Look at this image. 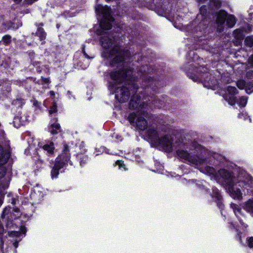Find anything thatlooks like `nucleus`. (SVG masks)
Here are the masks:
<instances>
[{"instance_id":"47","label":"nucleus","mask_w":253,"mask_h":253,"mask_svg":"<svg viewBox=\"0 0 253 253\" xmlns=\"http://www.w3.org/2000/svg\"><path fill=\"white\" fill-rule=\"evenodd\" d=\"M248 88L249 89L253 88V84H249Z\"/></svg>"},{"instance_id":"53","label":"nucleus","mask_w":253,"mask_h":253,"mask_svg":"<svg viewBox=\"0 0 253 253\" xmlns=\"http://www.w3.org/2000/svg\"><path fill=\"white\" fill-rule=\"evenodd\" d=\"M2 229L0 227V230ZM2 233L1 232V231H0V234H1Z\"/></svg>"},{"instance_id":"2","label":"nucleus","mask_w":253,"mask_h":253,"mask_svg":"<svg viewBox=\"0 0 253 253\" xmlns=\"http://www.w3.org/2000/svg\"><path fill=\"white\" fill-rule=\"evenodd\" d=\"M115 37L110 35H103L100 37V42L104 49L102 55L103 57L109 59L112 67L120 68L118 71L110 73L111 78L114 83L109 82V87L115 88L117 84L127 82L135 78L134 72L130 67L125 66V58H129L130 52L126 50L122 51L120 47L115 42Z\"/></svg>"},{"instance_id":"19","label":"nucleus","mask_w":253,"mask_h":253,"mask_svg":"<svg viewBox=\"0 0 253 253\" xmlns=\"http://www.w3.org/2000/svg\"><path fill=\"white\" fill-rule=\"evenodd\" d=\"M21 215V212L20 210L18 208H13L12 211L10 212L9 216L10 218L17 220V218Z\"/></svg>"},{"instance_id":"9","label":"nucleus","mask_w":253,"mask_h":253,"mask_svg":"<svg viewBox=\"0 0 253 253\" xmlns=\"http://www.w3.org/2000/svg\"><path fill=\"white\" fill-rule=\"evenodd\" d=\"M156 143L161 146L164 150L166 152H169L172 151V140L171 136L169 135H165L160 137Z\"/></svg>"},{"instance_id":"11","label":"nucleus","mask_w":253,"mask_h":253,"mask_svg":"<svg viewBox=\"0 0 253 253\" xmlns=\"http://www.w3.org/2000/svg\"><path fill=\"white\" fill-rule=\"evenodd\" d=\"M226 92L228 93V94H226L224 96L225 100H226L230 105H235L236 100L234 95L238 93L237 88L234 86H228L226 88Z\"/></svg>"},{"instance_id":"26","label":"nucleus","mask_w":253,"mask_h":253,"mask_svg":"<svg viewBox=\"0 0 253 253\" xmlns=\"http://www.w3.org/2000/svg\"><path fill=\"white\" fill-rule=\"evenodd\" d=\"M238 87L241 89L245 88L247 90V86L248 85L244 81L241 80L237 82L236 83Z\"/></svg>"},{"instance_id":"28","label":"nucleus","mask_w":253,"mask_h":253,"mask_svg":"<svg viewBox=\"0 0 253 253\" xmlns=\"http://www.w3.org/2000/svg\"><path fill=\"white\" fill-rule=\"evenodd\" d=\"M80 159V163L81 167H83L84 165L86 164L88 160V157L86 155H79Z\"/></svg>"},{"instance_id":"39","label":"nucleus","mask_w":253,"mask_h":253,"mask_svg":"<svg viewBox=\"0 0 253 253\" xmlns=\"http://www.w3.org/2000/svg\"><path fill=\"white\" fill-rule=\"evenodd\" d=\"M207 170L209 172H210V173H213V172H214V169H213V168H211V167H207Z\"/></svg>"},{"instance_id":"18","label":"nucleus","mask_w":253,"mask_h":253,"mask_svg":"<svg viewBox=\"0 0 253 253\" xmlns=\"http://www.w3.org/2000/svg\"><path fill=\"white\" fill-rule=\"evenodd\" d=\"M226 25L229 28H232L236 23V17L233 15H229L226 17Z\"/></svg>"},{"instance_id":"22","label":"nucleus","mask_w":253,"mask_h":253,"mask_svg":"<svg viewBox=\"0 0 253 253\" xmlns=\"http://www.w3.org/2000/svg\"><path fill=\"white\" fill-rule=\"evenodd\" d=\"M11 42V37L9 35L4 36L0 41V45L3 44L5 45H8Z\"/></svg>"},{"instance_id":"12","label":"nucleus","mask_w":253,"mask_h":253,"mask_svg":"<svg viewBox=\"0 0 253 253\" xmlns=\"http://www.w3.org/2000/svg\"><path fill=\"white\" fill-rule=\"evenodd\" d=\"M227 16V12L223 10H220L217 14L216 21L218 25L217 30L219 32H221L223 31V24Z\"/></svg>"},{"instance_id":"35","label":"nucleus","mask_w":253,"mask_h":253,"mask_svg":"<svg viewBox=\"0 0 253 253\" xmlns=\"http://www.w3.org/2000/svg\"><path fill=\"white\" fill-rule=\"evenodd\" d=\"M247 77L248 79H253V71L250 70L247 73Z\"/></svg>"},{"instance_id":"3","label":"nucleus","mask_w":253,"mask_h":253,"mask_svg":"<svg viewBox=\"0 0 253 253\" xmlns=\"http://www.w3.org/2000/svg\"><path fill=\"white\" fill-rule=\"evenodd\" d=\"M220 173L225 179L226 188L233 198L239 199L242 197V193L238 186L247 188L248 190H253L252 177L245 170H241L239 171L237 178L224 169L221 170Z\"/></svg>"},{"instance_id":"21","label":"nucleus","mask_w":253,"mask_h":253,"mask_svg":"<svg viewBox=\"0 0 253 253\" xmlns=\"http://www.w3.org/2000/svg\"><path fill=\"white\" fill-rule=\"evenodd\" d=\"M42 148L49 155H52L54 153V144L53 142H50L49 144H45L43 146Z\"/></svg>"},{"instance_id":"7","label":"nucleus","mask_w":253,"mask_h":253,"mask_svg":"<svg viewBox=\"0 0 253 253\" xmlns=\"http://www.w3.org/2000/svg\"><path fill=\"white\" fill-rule=\"evenodd\" d=\"M195 72L197 75L196 77H192L193 81L199 80L203 82L204 86L208 87H211L215 84V81L211 79V75L205 67L200 66L196 67Z\"/></svg>"},{"instance_id":"4","label":"nucleus","mask_w":253,"mask_h":253,"mask_svg":"<svg viewBox=\"0 0 253 253\" xmlns=\"http://www.w3.org/2000/svg\"><path fill=\"white\" fill-rule=\"evenodd\" d=\"M7 221L6 226L9 230L8 231L6 237L9 241L16 249L18 246V243L21 241L23 237L22 233L25 234L26 232V227L17 225V220L7 216Z\"/></svg>"},{"instance_id":"29","label":"nucleus","mask_w":253,"mask_h":253,"mask_svg":"<svg viewBox=\"0 0 253 253\" xmlns=\"http://www.w3.org/2000/svg\"><path fill=\"white\" fill-rule=\"evenodd\" d=\"M210 2L211 5L217 8H219L221 5V2L219 0H211Z\"/></svg>"},{"instance_id":"31","label":"nucleus","mask_w":253,"mask_h":253,"mask_svg":"<svg viewBox=\"0 0 253 253\" xmlns=\"http://www.w3.org/2000/svg\"><path fill=\"white\" fill-rule=\"evenodd\" d=\"M246 244L249 248H253V237L247 238Z\"/></svg>"},{"instance_id":"44","label":"nucleus","mask_w":253,"mask_h":253,"mask_svg":"<svg viewBox=\"0 0 253 253\" xmlns=\"http://www.w3.org/2000/svg\"><path fill=\"white\" fill-rule=\"evenodd\" d=\"M43 80L44 82V83H48L49 82V79H47V78H44V79H43Z\"/></svg>"},{"instance_id":"42","label":"nucleus","mask_w":253,"mask_h":253,"mask_svg":"<svg viewBox=\"0 0 253 253\" xmlns=\"http://www.w3.org/2000/svg\"><path fill=\"white\" fill-rule=\"evenodd\" d=\"M4 134V132L2 130L0 129V138L1 137H3Z\"/></svg>"},{"instance_id":"38","label":"nucleus","mask_w":253,"mask_h":253,"mask_svg":"<svg viewBox=\"0 0 253 253\" xmlns=\"http://www.w3.org/2000/svg\"><path fill=\"white\" fill-rule=\"evenodd\" d=\"M9 211H10V210H9V209H8L5 208V209L3 210V213H2V215H1V216H2V217H3V216H4H4H5V214H8V212H9Z\"/></svg>"},{"instance_id":"24","label":"nucleus","mask_w":253,"mask_h":253,"mask_svg":"<svg viewBox=\"0 0 253 253\" xmlns=\"http://www.w3.org/2000/svg\"><path fill=\"white\" fill-rule=\"evenodd\" d=\"M244 209L248 212L253 213V201L250 200L247 201L245 205Z\"/></svg>"},{"instance_id":"33","label":"nucleus","mask_w":253,"mask_h":253,"mask_svg":"<svg viewBox=\"0 0 253 253\" xmlns=\"http://www.w3.org/2000/svg\"><path fill=\"white\" fill-rule=\"evenodd\" d=\"M200 13L203 15H206L207 12V9L206 8V6L203 5L201 7L200 9Z\"/></svg>"},{"instance_id":"37","label":"nucleus","mask_w":253,"mask_h":253,"mask_svg":"<svg viewBox=\"0 0 253 253\" xmlns=\"http://www.w3.org/2000/svg\"><path fill=\"white\" fill-rule=\"evenodd\" d=\"M38 0H24V1L26 2V3L28 4H31L35 1H37Z\"/></svg>"},{"instance_id":"32","label":"nucleus","mask_w":253,"mask_h":253,"mask_svg":"<svg viewBox=\"0 0 253 253\" xmlns=\"http://www.w3.org/2000/svg\"><path fill=\"white\" fill-rule=\"evenodd\" d=\"M57 105L55 103H54L53 105L50 107V110L49 111V113L51 115L53 113L57 112Z\"/></svg>"},{"instance_id":"52","label":"nucleus","mask_w":253,"mask_h":253,"mask_svg":"<svg viewBox=\"0 0 253 253\" xmlns=\"http://www.w3.org/2000/svg\"><path fill=\"white\" fill-rule=\"evenodd\" d=\"M146 67H147L146 66V67L145 66H143V68L144 69H145Z\"/></svg>"},{"instance_id":"14","label":"nucleus","mask_w":253,"mask_h":253,"mask_svg":"<svg viewBox=\"0 0 253 253\" xmlns=\"http://www.w3.org/2000/svg\"><path fill=\"white\" fill-rule=\"evenodd\" d=\"M148 135L152 141L156 143L159 140L160 137V134L156 130L153 128H151L148 130Z\"/></svg>"},{"instance_id":"15","label":"nucleus","mask_w":253,"mask_h":253,"mask_svg":"<svg viewBox=\"0 0 253 253\" xmlns=\"http://www.w3.org/2000/svg\"><path fill=\"white\" fill-rule=\"evenodd\" d=\"M32 35H35L39 37L40 41H42L46 38V34L44 29L42 27H39L37 28V31L36 33H32Z\"/></svg>"},{"instance_id":"49","label":"nucleus","mask_w":253,"mask_h":253,"mask_svg":"<svg viewBox=\"0 0 253 253\" xmlns=\"http://www.w3.org/2000/svg\"><path fill=\"white\" fill-rule=\"evenodd\" d=\"M84 56H85L86 58H87V59H90V57L86 53H85L84 54Z\"/></svg>"},{"instance_id":"40","label":"nucleus","mask_w":253,"mask_h":253,"mask_svg":"<svg viewBox=\"0 0 253 253\" xmlns=\"http://www.w3.org/2000/svg\"><path fill=\"white\" fill-rule=\"evenodd\" d=\"M35 25L37 26V28H38L39 27H42L43 26V23H36Z\"/></svg>"},{"instance_id":"25","label":"nucleus","mask_w":253,"mask_h":253,"mask_svg":"<svg viewBox=\"0 0 253 253\" xmlns=\"http://www.w3.org/2000/svg\"><path fill=\"white\" fill-rule=\"evenodd\" d=\"M233 34L234 38L238 40H241L243 39V32L241 29H237L235 30Z\"/></svg>"},{"instance_id":"5","label":"nucleus","mask_w":253,"mask_h":253,"mask_svg":"<svg viewBox=\"0 0 253 253\" xmlns=\"http://www.w3.org/2000/svg\"><path fill=\"white\" fill-rule=\"evenodd\" d=\"M95 11L97 14H101L103 18L101 19L100 25L104 30H110L112 27V22L114 18L111 15V9L110 7L101 4H97L95 6Z\"/></svg>"},{"instance_id":"45","label":"nucleus","mask_w":253,"mask_h":253,"mask_svg":"<svg viewBox=\"0 0 253 253\" xmlns=\"http://www.w3.org/2000/svg\"><path fill=\"white\" fill-rule=\"evenodd\" d=\"M13 0L16 4L19 3L22 1V0Z\"/></svg>"},{"instance_id":"27","label":"nucleus","mask_w":253,"mask_h":253,"mask_svg":"<svg viewBox=\"0 0 253 253\" xmlns=\"http://www.w3.org/2000/svg\"><path fill=\"white\" fill-rule=\"evenodd\" d=\"M248 101V97L246 96H242L240 98L238 104L241 107H244L246 105Z\"/></svg>"},{"instance_id":"50","label":"nucleus","mask_w":253,"mask_h":253,"mask_svg":"<svg viewBox=\"0 0 253 253\" xmlns=\"http://www.w3.org/2000/svg\"><path fill=\"white\" fill-rule=\"evenodd\" d=\"M83 53H84V54L85 53H86V52H85V50H84V48L83 49Z\"/></svg>"},{"instance_id":"20","label":"nucleus","mask_w":253,"mask_h":253,"mask_svg":"<svg viewBox=\"0 0 253 253\" xmlns=\"http://www.w3.org/2000/svg\"><path fill=\"white\" fill-rule=\"evenodd\" d=\"M49 130L52 134H56L60 131V126L59 124H51Z\"/></svg>"},{"instance_id":"13","label":"nucleus","mask_w":253,"mask_h":253,"mask_svg":"<svg viewBox=\"0 0 253 253\" xmlns=\"http://www.w3.org/2000/svg\"><path fill=\"white\" fill-rule=\"evenodd\" d=\"M212 198H215L216 200L217 206L221 210H223L224 205L222 201V196L219 194L218 190L215 187L212 188V192L211 194Z\"/></svg>"},{"instance_id":"16","label":"nucleus","mask_w":253,"mask_h":253,"mask_svg":"<svg viewBox=\"0 0 253 253\" xmlns=\"http://www.w3.org/2000/svg\"><path fill=\"white\" fill-rule=\"evenodd\" d=\"M231 208L233 209L235 215L237 216L238 218H239V214H241V209L239 207V206L234 203H231L230 204ZM240 223L243 225L244 223L243 222L241 219L239 218Z\"/></svg>"},{"instance_id":"36","label":"nucleus","mask_w":253,"mask_h":253,"mask_svg":"<svg viewBox=\"0 0 253 253\" xmlns=\"http://www.w3.org/2000/svg\"><path fill=\"white\" fill-rule=\"evenodd\" d=\"M248 63L253 67V55H252L248 59Z\"/></svg>"},{"instance_id":"34","label":"nucleus","mask_w":253,"mask_h":253,"mask_svg":"<svg viewBox=\"0 0 253 253\" xmlns=\"http://www.w3.org/2000/svg\"><path fill=\"white\" fill-rule=\"evenodd\" d=\"M238 118L240 119H244L246 120L249 118V116L247 115L246 113H241L239 114Z\"/></svg>"},{"instance_id":"48","label":"nucleus","mask_w":253,"mask_h":253,"mask_svg":"<svg viewBox=\"0 0 253 253\" xmlns=\"http://www.w3.org/2000/svg\"><path fill=\"white\" fill-rule=\"evenodd\" d=\"M84 56H85L86 58H87V59H90V57L86 53H85L84 54Z\"/></svg>"},{"instance_id":"8","label":"nucleus","mask_w":253,"mask_h":253,"mask_svg":"<svg viewBox=\"0 0 253 253\" xmlns=\"http://www.w3.org/2000/svg\"><path fill=\"white\" fill-rule=\"evenodd\" d=\"M177 155L181 158L188 161L190 163L198 165L203 163L205 160V158L197 155H191L186 151L179 150L177 151Z\"/></svg>"},{"instance_id":"1","label":"nucleus","mask_w":253,"mask_h":253,"mask_svg":"<svg viewBox=\"0 0 253 253\" xmlns=\"http://www.w3.org/2000/svg\"><path fill=\"white\" fill-rule=\"evenodd\" d=\"M135 82V78L125 82L122 86H115V97L120 102L123 103L128 101L130 95L132 94L129 108L137 109V111L130 114L128 119L131 124L135 123L136 126L142 130L145 129L147 126L145 118L149 116L147 112L148 109L161 108L163 103L157 97L153 96L145 97L141 101L140 96L136 94L138 85Z\"/></svg>"},{"instance_id":"6","label":"nucleus","mask_w":253,"mask_h":253,"mask_svg":"<svg viewBox=\"0 0 253 253\" xmlns=\"http://www.w3.org/2000/svg\"><path fill=\"white\" fill-rule=\"evenodd\" d=\"M70 159L69 147L67 145L64 146L62 153L56 159L55 164L51 171L52 178H57L59 170L63 168Z\"/></svg>"},{"instance_id":"23","label":"nucleus","mask_w":253,"mask_h":253,"mask_svg":"<svg viewBox=\"0 0 253 253\" xmlns=\"http://www.w3.org/2000/svg\"><path fill=\"white\" fill-rule=\"evenodd\" d=\"M141 78H142V80L145 82V84H144V85L148 86L153 84L154 81L152 78L148 77L146 75H142Z\"/></svg>"},{"instance_id":"17","label":"nucleus","mask_w":253,"mask_h":253,"mask_svg":"<svg viewBox=\"0 0 253 253\" xmlns=\"http://www.w3.org/2000/svg\"><path fill=\"white\" fill-rule=\"evenodd\" d=\"M231 208L233 209L235 215L237 216L238 218H239V214H241V209L239 207V206L234 203H231L230 204ZM240 223L243 225L244 223L243 222L241 219L239 218Z\"/></svg>"},{"instance_id":"10","label":"nucleus","mask_w":253,"mask_h":253,"mask_svg":"<svg viewBox=\"0 0 253 253\" xmlns=\"http://www.w3.org/2000/svg\"><path fill=\"white\" fill-rule=\"evenodd\" d=\"M10 157V154L4 151L1 146L0 145V178L2 177L6 172V169L3 166L8 161Z\"/></svg>"},{"instance_id":"46","label":"nucleus","mask_w":253,"mask_h":253,"mask_svg":"<svg viewBox=\"0 0 253 253\" xmlns=\"http://www.w3.org/2000/svg\"><path fill=\"white\" fill-rule=\"evenodd\" d=\"M49 94L51 95V96H54L55 95V93L52 90H51L49 91Z\"/></svg>"},{"instance_id":"30","label":"nucleus","mask_w":253,"mask_h":253,"mask_svg":"<svg viewBox=\"0 0 253 253\" xmlns=\"http://www.w3.org/2000/svg\"><path fill=\"white\" fill-rule=\"evenodd\" d=\"M212 157L219 162L222 161L224 159V157L222 155L216 153L213 154Z\"/></svg>"},{"instance_id":"51","label":"nucleus","mask_w":253,"mask_h":253,"mask_svg":"<svg viewBox=\"0 0 253 253\" xmlns=\"http://www.w3.org/2000/svg\"><path fill=\"white\" fill-rule=\"evenodd\" d=\"M239 239H240V241H241V242H242V241H241V237H239Z\"/></svg>"},{"instance_id":"41","label":"nucleus","mask_w":253,"mask_h":253,"mask_svg":"<svg viewBox=\"0 0 253 253\" xmlns=\"http://www.w3.org/2000/svg\"><path fill=\"white\" fill-rule=\"evenodd\" d=\"M116 164H117V165H118L119 166V167H123V166H124V164H123V163L122 161H117V162H116Z\"/></svg>"},{"instance_id":"43","label":"nucleus","mask_w":253,"mask_h":253,"mask_svg":"<svg viewBox=\"0 0 253 253\" xmlns=\"http://www.w3.org/2000/svg\"><path fill=\"white\" fill-rule=\"evenodd\" d=\"M67 96H68V98H71V96H72V95H71V92L70 91H68L67 92Z\"/></svg>"}]
</instances>
